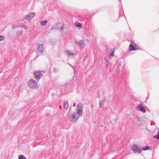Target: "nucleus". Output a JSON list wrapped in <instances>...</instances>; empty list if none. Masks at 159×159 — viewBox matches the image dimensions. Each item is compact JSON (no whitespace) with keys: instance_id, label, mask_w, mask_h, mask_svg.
<instances>
[{"instance_id":"nucleus-1","label":"nucleus","mask_w":159,"mask_h":159,"mask_svg":"<svg viewBox=\"0 0 159 159\" xmlns=\"http://www.w3.org/2000/svg\"><path fill=\"white\" fill-rule=\"evenodd\" d=\"M28 85L30 88L34 89L38 87L36 81L33 79H31L28 82Z\"/></svg>"},{"instance_id":"nucleus-2","label":"nucleus","mask_w":159,"mask_h":159,"mask_svg":"<svg viewBox=\"0 0 159 159\" xmlns=\"http://www.w3.org/2000/svg\"><path fill=\"white\" fill-rule=\"evenodd\" d=\"M83 110V106L82 103H79L76 107L77 114L80 116L82 115V111Z\"/></svg>"},{"instance_id":"nucleus-3","label":"nucleus","mask_w":159,"mask_h":159,"mask_svg":"<svg viewBox=\"0 0 159 159\" xmlns=\"http://www.w3.org/2000/svg\"><path fill=\"white\" fill-rule=\"evenodd\" d=\"M132 150L134 153H140L142 151V148L139 146L134 144L133 145Z\"/></svg>"},{"instance_id":"nucleus-4","label":"nucleus","mask_w":159,"mask_h":159,"mask_svg":"<svg viewBox=\"0 0 159 159\" xmlns=\"http://www.w3.org/2000/svg\"><path fill=\"white\" fill-rule=\"evenodd\" d=\"M130 43L131 44L129 45V52L137 50L138 49L137 48V46L135 43H134V41L131 40Z\"/></svg>"},{"instance_id":"nucleus-5","label":"nucleus","mask_w":159,"mask_h":159,"mask_svg":"<svg viewBox=\"0 0 159 159\" xmlns=\"http://www.w3.org/2000/svg\"><path fill=\"white\" fill-rule=\"evenodd\" d=\"M33 75L34 77V79L38 81L40 79L41 77L43 76V74L41 73L39 71L34 72Z\"/></svg>"},{"instance_id":"nucleus-6","label":"nucleus","mask_w":159,"mask_h":159,"mask_svg":"<svg viewBox=\"0 0 159 159\" xmlns=\"http://www.w3.org/2000/svg\"><path fill=\"white\" fill-rule=\"evenodd\" d=\"M35 15V14L34 12H30L25 15L24 17L25 19L30 20L33 18Z\"/></svg>"},{"instance_id":"nucleus-7","label":"nucleus","mask_w":159,"mask_h":159,"mask_svg":"<svg viewBox=\"0 0 159 159\" xmlns=\"http://www.w3.org/2000/svg\"><path fill=\"white\" fill-rule=\"evenodd\" d=\"M43 47L44 46L43 44L40 45L37 43V50L39 54L41 55L42 54L44 51V49Z\"/></svg>"},{"instance_id":"nucleus-8","label":"nucleus","mask_w":159,"mask_h":159,"mask_svg":"<svg viewBox=\"0 0 159 159\" xmlns=\"http://www.w3.org/2000/svg\"><path fill=\"white\" fill-rule=\"evenodd\" d=\"M137 107L138 110L141 112H143V113H145L146 112V110L145 108H144L142 103L138 104L137 105Z\"/></svg>"},{"instance_id":"nucleus-9","label":"nucleus","mask_w":159,"mask_h":159,"mask_svg":"<svg viewBox=\"0 0 159 159\" xmlns=\"http://www.w3.org/2000/svg\"><path fill=\"white\" fill-rule=\"evenodd\" d=\"M80 117V116L77 115L75 112L73 113L72 116L70 117V119L72 122H75Z\"/></svg>"},{"instance_id":"nucleus-10","label":"nucleus","mask_w":159,"mask_h":159,"mask_svg":"<svg viewBox=\"0 0 159 159\" xmlns=\"http://www.w3.org/2000/svg\"><path fill=\"white\" fill-rule=\"evenodd\" d=\"M75 43L76 44L78 45L79 48L80 49L84 48L85 45L84 43V41L83 40H80L78 42L76 41H75Z\"/></svg>"},{"instance_id":"nucleus-11","label":"nucleus","mask_w":159,"mask_h":159,"mask_svg":"<svg viewBox=\"0 0 159 159\" xmlns=\"http://www.w3.org/2000/svg\"><path fill=\"white\" fill-rule=\"evenodd\" d=\"M66 53L68 57H73L75 55V54L70 51H67L66 52Z\"/></svg>"},{"instance_id":"nucleus-12","label":"nucleus","mask_w":159,"mask_h":159,"mask_svg":"<svg viewBox=\"0 0 159 159\" xmlns=\"http://www.w3.org/2000/svg\"><path fill=\"white\" fill-rule=\"evenodd\" d=\"M104 64L105 66V67L106 68H108L109 65V61L106 57L104 58Z\"/></svg>"},{"instance_id":"nucleus-13","label":"nucleus","mask_w":159,"mask_h":159,"mask_svg":"<svg viewBox=\"0 0 159 159\" xmlns=\"http://www.w3.org/2000/svg\"><path fill=\"white\" fill-rule=\"evenodd\" d=\"M57 25L59 29L62 30L64 28V25L62 23H60L57 24Z\"/></svg>"},{"instance_id":"nucleus-14","label":"nucleus","mask_w":159,"mask_h":159,"mask_svg":"<svg viewBox=\"0 0 159 159\" xmlns=\"http://www.w3.org/2000/svg\"><path fill=\"white\" fill-rule=\"evenodd\" d=\"M64 107L65 109H67L69 107L68 102L67 101L65 102L64 103Z\"/></svg>"},{"instance_id":"nucleus-15","label":"nucleus","mask_w":159,"mask_h":159,"mask_svg":"<svg viewBox=\"0 0 159 159\" xmlns=\"http://www.w3.org/2000/svg\"><path fill=\"white\" fill-rule=\"evenodd\" d=\"M47 23V21L46 20H44L41 22V25L42 26L45 25Z\"/></svg>"},{"instance_id":"nucleus-16","label":"nucleus","mask_w":159,"mask_h":159,"mask_svg":"<svg viewBox=\"0 0 159 159\" xmlns=\"http://www.w3.org/2000/svg\"><path fill=\"white\" fill-rule=\"evenodd\" d=\"M153 138L159 139V129L157 134L153 136Z\"/></svg>"},{"instance_id":"nucleus-17","label":"nucleus","mask_w":159,"mask_h":159,"mask_svg":"<svg viewBox=\"0 0 159 159\" xmlns=\"http://www.w3.org/2000/svg\"><path fill=\"white\" fill-rule=\"evenodd\" d=\"M19 159H26V157L23 155H20L18 157Z\"/></svg>"},{"instance_id":"nucleus-18","label":"nucleus","mask_w":159,"mask_h":159,"mask_svg":"<svg viewBox=\"0 0 159 159\" xmlns=\"http://www.w3.org/2000/svg\"><path fill=\"white\" fill-rule=\"evenodd\" d=\"M150 149V147L149 146H145L142 149L143 150H146Z\"/></svg>"},{"instance_id":"nucleus-19","label":"nucleus","mask_w":159,"mask_h":159,"mask_svg":"<svg viewBox=\"0 0 159 159\" xmlns=\"http://www.w3.org/2000/svg\"><path fill=\"white\" fill-rule=\"evenodd\" d=\"M75 26L77 27L81 28L82 27V24L80 23H77L75 24Z\"/></svg>"},{"instance_id":"nucleus-20","label":"nucleus","mask_w":159,"mask_h":159,"mask_svg":"<svg viewBox=\"0 0 159 159\" xmlns=\"http://www.w3.org/2000/svg\"><path fill=\"white\" fill-rule=\"evenodd\" d=\"M18 27H19V28L20 27L21 28H24V29H27V26L24 25H18Z\"/></svg>"},{"instance_id":"nucleus-21","label":"nucleus","mask_w":159,"mask_h":159,"mask_svg":"<svg viewBox=\"0 0 159 159\" xmlns=\"http://www.w3.org/2000/svg\"><path fill=\"white\" fill-rule=\"evenodd\" d=\"M114 55V50L113 49L111 50L110 55L111 56H113Z\"/></svg>"},{"instance_id":"nucleus-22","label":"nucleus","mask_w":159,"mask_h":159,"mask_svg":"<svg viewBox=\"0 0 159 159\" xmlns=\"http://www.w3.org/2000/svg\"><path fill=\"white\" fill-rule=\"evenodd\" d=\"M12 29H13L15 28H19L18 25H12L11 26Z\"/></svg>"},{"instance_id":"nucleus-23","label":"nucleus","mask_w":159,"mask_h":159,"mask_svg":"<svg viewBox=\"0 0 159 159\" xmlns=\"http://www.w3.org/2000/svg\"><path fill=\"white\" fill-rule=\"evenodd\" d=\"M58 71V69L56 68H54L53 70V72L54 73H56Z\"/></svg>"},{"instance_id":"nucleus-24","label":"nucleus","mask_w":159,"mask_h":159,"mask_svg":"<svg viewBox=\"0 0 159 159\" xmlns=\"http://www.w3.org/2000/svg\"><path fill=\"white\" fill-rule=\"evenodd\" d=\"M103 100H102V101H99V107H101V106H102V104H103Z\"/></svg>"},{"instance_id":"nucleus-25","label":"nucleus","mask_w":159,"mask_h":159,"mask_svg":"<svg viewBox=\"0 0 159 159\" xmlns=\"http://www.w3.org/2000/svg\"><path fill=\"white\" fill-rule=\"evenodd\" d=\"M4 39V37L0 35V41H2Z\"/></svg>"},{"instance_id":"nucleus-26","label":"nucleus","mask_w":159,"mask_h":159,"mask_svg":"<svg viewBox=\"0 0 159 159\" xmlns=\"http://www.w3.org/2000/svg\"><path fill=\"white\" fill-rule=\"evenodd\" d=\"M51 42H52V40H50L49 41V43H50L51 44H53L54 43H51Z\"/></svg>"},{"instance_id":"nucleus-27","label":"nucleus","mask_w":159,"mask_h":159,"mask_svg":"<svg viewBox=\"0 0 159 159\" xmlns=\"http://www.w3.org/2000/svg\"><path fill=\"white\" fill-rule=\"evenodd\" d=\"M69 64V65H70V66L71 67H72L73 68V70H74V68L73 66H71V64H69H69Z\"/></svg>"},{"instance_id":"nucleus-28","label":"nucleus","mask_w":159,"mask_h":159,"mask_svg":"<svg viewBox=\"0 0 159 159\" xmlns=\"http://www.w3.org/2000/svg\"><path fill=\"white\" fill-rule=\"evenodd\" d=\"M91 108H92V110L93 109V105L92 104L91 105Z\"/></svg>"},{"instance_id":"nucleus-29","label":"nucleus","mask_w":159,"mask_h":159,"mask_svg":"<svg viewBox=\"0 0 159 159\" xmlns=\"http://www.w3.org/2000/svg\"><path fill=\"white\" fill-rule=\"evenodd\" d=\"M59 108H61V106H59Z\"/></svg>"}]
</instances>
